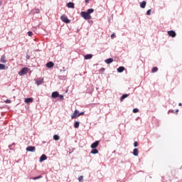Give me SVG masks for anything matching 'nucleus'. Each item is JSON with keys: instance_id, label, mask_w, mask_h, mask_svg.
<instances>
[{"instance_id": "obj_1", "label": "nucleus", "mask_w": 182, "mask_h": 182, "mask_svg": "<svg viewBox=\"0 0 182 182\" xmlns=\"http://www.w3.org/2000/svg\"><path fill=\"white\" fill-rule=\"evenodd\" d=\"M80 16H82V18L85 19V21H89L90 19H92V16L88 14V13L86 11H82L80 13Z\"/></svg>"}, {"instance_id": "obj_2", "label": "nucleus", "mask_w": 182, "mask_h": 182, "mask_svg": "<svg viewBox=\"0 0 182 182\" xmlns=\"http://www.w3.org/2000/svg\"><path fill=\"white\" fill-rule=\"evenodd\" d=\"M29 70V68L25 67L23 68L21 71L18 73L19 76H25L26 73H28V71Z\"/></svg>"}, {"instance_id": "obj_3", "label": "nucleus", "mask_w": 182, "mask_h": 182, "mask_svg": "<svg viewBox=\"0 0 182 182\" xmlns=\"http://www.w3.org/2000/svg\"><path fill=\"white\" fill-rule=\"evenodd\" d=\"M60 19L65 23H70V20H69V18H68V16H66L65 15H62L60 16Z\"/></svg>"}, {"instance_id": "obj_4", "label": "nucleus", "mask_w": 182, "mask_h": 182, "mask_svg": "<svg viewBox=\"0 0 182 182\" xmlns=\"http://www.w3.org/2000/svg\"><path fill=\"white\" fill-rule=\"evenodd\" d=\"M26 151H31V153H35L36 148L35 146H28L26 149Z\"/></svg>"}, {"instance_id": "obj_5", "label": "nucleus", "mask_w": 182, "mask_h": 182, "mask_svg": "<svg viewBox=\"0 0 182 182\" xmlns=\"http://www.w3.org/2000/svg\"><path fill=\"white\" fill-rule=\"evenodd\" d=\"M80 113L79 111L75 109L74 113L71 115V119H76V117H79Z\"/></svg>"}, {"instance_id": "obj_6", "label": "nucleus", "mask_w": 182, "mask_h": 182, "mask_svg": "<svg viewBox=\"0 0 182 182\" xmlns=\"http://www.w3.org/2000/svg\"><path fill=\"white\" fill-rule=\"evenodd\" d=\"M168 35L169 36H171V38H176V31L171 30L168 31Z\"/></svg>"}, {"instance_id": "obj_7", "label": "nucleus", "mask_w": 182, "mask_h": 182, "mask_svg": "<svg viewBox=\"0 0 182 182\" xmlns=\"http://www.w3.org/2000/svg\"><path fill=\"white\" fill-rule=\"evenodd\" d=\"M47 159H48V156H46V155H45V154H43L40 157L39 162L42 163V161H45V160H47Z\"/></svg>"}, {"instance_id": "obj_8", "label": "nucleus", "mask_w": 182, "mask_h": 182, "mask_svg": "<svg viewBox=\"0 0 182 182\" xmlns=\"http://www.w3.org/2000/svg\"><path fill=\"white\" fill-rule=\"evenodd\" d=\"M51 97H53V99H56V97H59V92H58L57 91L53 92L51 94Z\"/></svg>"}, {"instance_id": "obj_9", "label": "nucleus", "mask_w": 182, "mask_h": 182, "mask_svg": "<svg viewBox=\"0 0 182 182\" xmlns=\"http://www.w3.org/2000/svg\"><path fill=\"white\" fill-rule=\"evenodd\" d=\"M42 83H43V78L38 79V80H36V85H37V86H41V85H42Z\"/></svg>"}, {"instance_id": "obj_10", "label": "nucleus", "mask_w": 182, "mask_h": 182, "mask_svg": "<svg viewBox=\"0 0 182 182\" xmlns=\"http://www.w3.org/2000/svg\"><path fill=\"white\" fill-rule=\"evenodd\" d=\"M99 146V141H95L91 144V149H96Z\"/></svg>"}, {"instance_id": "obj_11", "label": "nucleus", "mask_w": 182, "mask_h": 182, "mask_svg": "<svg viewBox=\"0 0 182 182\" xmlns=\"http://www.w3.org/2000/svg\"><path fill=\"white\" fill-rule=\"evenodd\" d=\"M53 66H55V64L52 61L46 63V68H48L49 69H50V68H53Z\"/></svg>"}, {"instance_id": "obj_12", "label": "nucleus", "mask_w": 182, "mask_h": 182, "mask_svg": "<svg viewBox=\"0 0 182 182\" xmlns=\"http://www.w3.org/2000/svg\"><path fill=\"white\" fill-rule=\"evenodd\" d=\"M68 8H71L72 9H75V3L73 2H69L67 4Z\"/></svg>"}, {"instance_id": "obj_13", "label": "nucleus", "mask_w": 182, "mask_h": 182, "mask_svg": "<svg viewBox=\"0 0 182 182\" xmlns=\"http://www.w3.org/2000/svg\"><path fill=\"white\" fill-rule=\"evenodd\" d=\"M129 96H130V94L122 95V96L120 98V102H123V100H124V99H126L127 97H129Z\"/></svg>"}, {"instance_id": "obj_14", "label": "nucleus", "mask_w": 182, "mask_h": 182, "mask_svg": "<svg viewBox=\"0 0 182 182\" xmlns=\"http://www.w3.org/2000/svg\"><path fill=\"white\" fill-rule=\"evenodd\" d=\"M25 103H32V102H33V98H26L24 100Z\"/></svg>"}, {"instance_id": "obj_15", "label": "nucleus", "mask_w": 182, "mask_h": 182, "mask_svg": "<svg viewBox=\"0 0 182 182\" xmlns=\"http://www.w3.org/2000/svg\"><path fill=\"white\" fill-rule=\"evenodd\" d=\"M92 58H93V55H92V54H87V55H85V60H87L89 59H92Z\"/></svg>"}, {"instance_id": "obj_16", "label": "nucleus", "mask_w": 182, "mask_h": 182, "mask_svg": "<svg viewBox=\"0 0 182 182\" xmlns=\"http://www.w3.org/2000/svg\"><path fill=\"white\" fill-rule=\"evenodd\" d=\"M105 63L107 65H110V63H112L113 62V58H107L105 60Z\"/></svg>"}, {"instance_id": "obj_17", "label": "nucleus", "mask_w": 182, "mask_h": 182, "mask_svg": "<svg viewBox=\"0 0 182 182\" xmlns=\"http://www.w3.org/2000/svg\"><path fill=\"white\" fill-rule=\"evenodd\" d=\"M146 4L147 3L146 2V1H143L141 3H140L141 8H142V9H144V8H146Z\"/></svg>"}, {"instance_id": "obj_18", "label": "nucleus", "mask_w": 182, "mask_h": 182, "mask_svg": "<svg viewBox=\"0 0 182 182\" xmlns=\"http://www.w3.org/2000/svg\"><path fill=\"white\" fill-rule=\"evenodd\" d=\"M124 71V67H123V66H121L117 68L118 73H122Z\"/></svg>"}, {"instance_id": "obj_19", "label": "nucleus", "mask_w": 182, "mask_h": 182, "mask_svg": "<svg viewBox=\"0 0 182 182\" xmlns=\"http://www.w3.org/2000/svg\"><path fill=\"white\" fill-rule=\"evenodd\" d=\"M90 153H91V154H97L99 153V151L96 148H94L90 151Z\"/></svg>"}, {"instance_id": "obj_20", "label": "nucleus", "mask_w": 182, "mask_h": 182, "mask_svg": "<svg viewBox=\"0 0 182 182\" xmlns=\"http://www.w3.org/2000/svg\"><path fill=\"white\" fill-rule=\"evenodd\" d=\"M133 154H134L135 156H139V149H138L137 148L134 149Z\"/></svg>"}, {"instance_id": "obj_21", "label": "nucleus", "mask_w": 182, "mask_h": 182, "mask_svg": "<svg viewBox=\"0 0 182 182\" xmlns=\"http://www.w3.org/2000/svg\"><path fill=\"white\" fill-rule=\"evenodd\" d=\"M1 63H6V58L5 57V55H2L1 57Z\"/></svg>"}, {"instance_id": "obj_22", "label": "nucleus", "mask_w": 182, "mask_h": 182, "mask_svg": "<svg viewBox=\"0 0 182 182\" xmlns=\"http://www.w3.org/2000/svg\"><path fill=\"white\" fill-rule=\"evenodd\" d=\"M80 124V122H77V121H75V123H74V127L75 129H79V126Z\"/></svg>"}, {"instance_id": "obj_23", "label": "nucleus", "mask_w": 182, "mask_h": 182, "mask_svg": "<svg viewBox=\"0 0 182 182\" xmlns=\"http://www.w3.org/2000/svg\"><path fill=\"white\" fill-rule=\"evenodd\" d=\"M95 12V9H89L87 11V13H88V15H90V14H93Z\"/></svg>"}, {"instance_id": "obj_24", "label": "nucleus", "mask_w": 182, "mask_h": 182, "mask_svg": "<svg viewBox=\"0 0 182 182\" xmlns=\"http://www.w3.org/2000/svg\"><path fill=\"white\" fill-rule=\"evenodd\" d=\"M159 70V68L157 67H154L151 70L152 73H156Z\"/></svg>"}, {"instance_id": "obj_25", "label": "nucleus", "mask_w": 182, "mask_h": 182, "mask_svg": "<svg viewBox=\"0 0 182 182\" xmlns=\"http://www.w3.org/2000/svg\"><path fill=\"white\" fill-rule=\"evenodd\" d=\"M0 70H5V65L0 63Z\"/></svg>"}, {"instance_id": "obj_26", "label": "nucleus", "mask_w": 182, "mask_h": 182, "mask_svg": "<svg viewBox=\"0 0 182 182\" xmlns=\"http://www.w3.org/2000/svg\"><path fill=\"white\" fill-rule=\"evenodd\" d=\"M39 178H42V176H36L32 178V180H39Z\"/></svg>"}, {"instance_id": "obj_27", "label": "nucleus", "mask_w": 182, "mask_h": 182, "mask_svg": "<svg viewBox=\"0 0 182 182\" xmlns=\"http://www.w3.org/2000/svg\"><path fill=\"white\" fill-rule=\"evenodd\" d=\"M60 137H59V135H54L53 136V139L55 140V141H58L59 140Z\"/></svg>"}, {"instance_id": "obj_28", "label": "nucleus", "mask_w": 182, "mask_h": 182, "mask_svg": "<svg viewBox=\"0 0 182 182\" xmlns=\"http://www.w3.org/2000/svg\"><path fill=\"white\" fill-rule=\"evenodd\" d=\"M78 181H79V182H83V176H80L78 178Z\"/></svg>"}, {"instance_id": "obj_29", "label": "nucleus", "mask_w": 182, "mask_h": 182, "mask_svg": "<svg viewBox=\"0 0 182 182\" xmlns=\"http://www.w3.org/2000/svg\"><path fill=\"white\" fill-rule=\"evenodd\" d=\"M34 11V14H39V12H41V10H39V9H36Z\"/></svg>"}, {"instance_id": "obj_30", "label": "nucleus", "mask_w": 182, "mask_h": 182, "mask_svg": "<svg viewBox=\"0 0 182 182\" xmlns=\"http://www.w3.org/2000/svg\"><path fill=\"white\" fill-rule=\"evenodd\" d=\"M58 97H59L60 100H63V99H64L63 95H59V94H58Z\"/></svg>"}, {"instance_id": "obj_31", "label": "nucleus", "mask_w": 182, "mask_h": 182, "mask_svg": "<svg viewBox=\"0 0 182 182\" xmlns=\"http://www.w3.org/2000/svg\"><path fill=\"white\" fill-rule=\"evenodd\" d=\"M133 113H139V109L134 108V109H133Z\"/></svg>"}, {"instance_id": "obj_32", "label": "nucleus", "mask_w": 182, "mask_h": 182, "mask_svg": "<svg viewBox=\"0 0 182 182\" xmlns=\"http://www.w3.org/2000/svg\"><path fill=\"white\" fill-rule=\"evenodd\" d=\"M4 102H6V104H9V103H11L12 101H11V100H6L4 101Z\"/></svg>"}, {"instance_id": "obj_33", "label": "nucleus", "mask_w": 182, "mask_h": 182, "mask_svg": "<svg viewBox=\"0 0 182 182\" xmlns=\"http://www.w3.org/2000/svg\"><path fill=\"white\" fill-rule=\"evenodd\" d=\"M146 15H151V9H149L146 11Z\"/></svg>"}, {"instance_id": "obj_34", "label": "nucleus", "mask_w": 182, "mask_h": 182, "mask_svg": "<svg viewBox=\"0 0 182 182\" xmlns=\"http://www.w3.org/2000/svg\"><path fill=\"white\" fill-rule=\"evenodd\" d=\"M14 145H15V144L9 145V149H10V150H12V147H14Z\"/></svg>"}, {"instance_id": "obj_35", "label": "nucleus", "mask_w": 182, "mask_h": 182, "mask_svg": "<svg viewBox=\"0 0 182 182\" xmlns=\"http://www.w3.org/2000/svg\"><path fill=\"white\" fill-rule=\"evenodd\" d=\"M105 68H102L100 70V73H103V72H105Z\"/></svg>"}, {"instance_id": "obj_36", "label": "nucleus", "mask_w": 182, "mask_h": 182, "mask_svg": "<svg viewBox=\"0 0 182 182\" xmlns=\"http://www.w3.org/2000/svg\"><path fill=\"white\" fill-rule=\"evenodd\" d=\"M28 35L29 36H32V35H33V33L32 31H28Z\"/></svg>"}, {"instance_id": "obj_37", "label": "nucleus", "mask_w": 182, "mask_h": 182, "mask_svg": "<svg viewBox=\"0 0 182 182\" xmlns=\"http://www.w3.org/2000/svg\"><path fill=\"white\" fill-rule=\"evenodd\" d=\"M134 146L135 147H137V146H139V144L137 143V141H134Z\"/></svg>"}, {"instance_id": "obj_38", "label": "nucleus", "mask_w": 182, "mask_h": 182, "mask_svg": "<svg viewBox=\"0 0 182 182\" xmlns=\"http://www.w3.org/2000/svg\"><path fill=\"white\" fill-rule=\"evenodd\" d=\"M26 59H31V56L29 55H26Z\"/></svg>"}, {"instance_id": "obj_39", "label": "nucleus", "mask_w": 182, "mask_h": 182, "mask_svg": "<svg viewBox=\"0 0 182 182\" xmlns=\"http://www.w3.org/2000/svg\"><path fill=\"white\" fill-rule=\"evenodd\" d=\"M79 114H80V116H82V114H85V112H82Z\"/></svg>"}, {"instance_id": "obj_40", "label": "nucleus", "mask_w": 182, "mask_h": 182, "mask_svg": "<svg viewBox=\"0 0 182 182\" xmlns=\"http://www.w3.org/2000/svg\"><path fill=\"white\" fill-rule=\"evenodd\" d=\"M90 0H85V4H88Z\"/></svg>"}, {"instance_id": "obj_41", "label": "nucleus", "mask_w": 182, "mask_h": 182, "mask_svg": "<svg viewBox=\"0 0 182 182\" xmlns=\"http://www.w3.org/2000/svg\"><path fill=\"white\" fill-rule=\"evenodd\" d=\"M178 106H182L181 102H179V103H178Z\"/></svg>"}, {"instance_id": "obj_42", "label": "nucleus", "mask_w": 182, "mask_h": 182, "mask_svg": "<svg viewBox=\"0 0 182 182\" xmlns=\"http://www.w3.org/2000/svg\"><path fill=\"white\" fill-rule=\"evenodd\" d=\"M114 35V33H112V34L111 35V38H113Z\"/></svg>"}, {"instance_id": "obj_43", "label": "nucleus", "mask_w": 182, "mask_h": 182, "mask_svg": "<svg viewBox=\"0 0 182 182\" xmlns=\"http://www.w3.org/2000/svg\"><path fill=\"white\" fill-rule=\"evenodd\" d=\"M178 112V109H176V113H177Z\"/></svg>"}]
</instances>
